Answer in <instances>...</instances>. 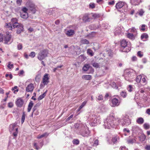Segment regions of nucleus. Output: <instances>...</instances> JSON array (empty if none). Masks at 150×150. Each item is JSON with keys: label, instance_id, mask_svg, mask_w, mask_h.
I'll list each match as a JSON object with an SVG mask.
<instances>
[{"label": "nucleus", "instance_id": "1", "mask_svg": "<svg viewBox=\"0 0 150 150\" xmlns=\"http://www.w3.org/2000/svg\"><path fill=\"white\" fill-rule=\"evenodd\" d=\"M120 122L122 126H127L130 124V121L127 117H125L122 119H115L112 115H110L104 120V125L105 128L109 129L111 127H115Z\"/></svg>", "mask_w": 150, "mask_h": 150}, {"label": "nucleus", "instance_id": "2", "mask_svg": "<svg viewBox=\"0 0 150 150\" xmlns=\"http://www.w3.org/2000/svg\"><path fill=\"white\" fill-rule=\"evenodd\" d=\"M16 124L14 123L11 125L9 127V129L10 132H13V135L15 137H16L18 133V128L16 127Z\"/></svg>", "mask_w": 150, "mask_h": 150}, {"label": "nucleus", "instance_id": "3", "mask_svg": "<svg viewBox=\"0 0 150 150\" xmlns=\"http://www.w3.org/2000/svg\"><path fill=\"white\" fill-rule=\"evenodd\" d=\"M127 43L126 40H123L121 41V50L123 52H128L131 50L130 48H129L128 49L127 48L124 50V48L127 47Z\"/></svg>", "mask_w": 150, "mask_h": 150}, {"label": "nucleus", "instance_id": "4", "mask_svg": "<svg viewBox=\"0 0 150 150\" xmlns=\"http://www.w3.org/2000/svg\"><path fill=\"white\" fill-rule=\"evenodd\" d=\"M13 28H17V33L20 34L21 32L23 31V25L21 24L18 23H15L13 25Z\"/></svg>", "mask_w": 150, "mask_h": 150}, {"label": "nucleus", "instance_id": "5", "mask_svg": "<svg viewBox=\"0 0 150 150\" xmlns=\"http://www.w3.org/2000/svg\"><path fill=\"white\" fill-rule=\"evenodd\" d=\"M124 31V28L121 25H119L114 30V33L115 35H117L120 34Z\"/></svg>", "mask_w": 150, "mask_h": 150}, {"label": "nucleus", "instance_id": "6", "mask_svg": "<svg viewBox=\"0 0 150 150\" xmlns=\"http://www.w3.org/2000/svg\"><path fill=\"white\" fill-rule=\"evenodd\" d=\"M48 54L47 51L44 50L40 52L39 56H38V59L40 60H42L47 56Z\"/></svg>", "mask_w": 150, "mask_h": 150}, {"label": "nucleus", "instance_id": "7", "mask_svg": "<svg viewBox=\"0 0 150 150\" xmlns=\"http://www.w3.org/2000/svg\"><path fill=\"white\" fill-rule=\"evenodd\" d=\"M23 100L21 98H18L16 102V105L19 107H22L23 106Z\"/></svg>", "mask_w": 150, "mask_h": 150}, {"label": "nucleus", "instance_id": "8", "mask_svg": "<svg viewBox=\"0 0 150 150\" xmlns=\"http://www.w3.org/2000/svg\"><path fill=\"white\" fill-rule=\"evenodd\" d=\"M49 74H46L44 76L43 79L42 83L44 85H47L49 82V78L48 77Z\"/></svg>", "mask_w": 150, "mask_h": 150}, {"label": "nucleus", "instance_id": "9", "mask_svg": "<svg viewBox=\"0 0 150 150\" xmlns=\"http://www.w3.org/2000/svg\"><path fill=\"white\" fill-rule=\"evenodd\" d=\"M112 103V106H117L119 105L120 102L117 98H112L111 100Z\"/></svg>", "mask_w": 150, "mask_h": 150}, {"label": "nucleus", "instance_id": "10", "mask_svg": "<svg viewBox=\"0 0 150 150\" xmlns=\"http://www.w3.org/2000/svg\"><path fill=\"white\" fill-rule=\"evenodd\" d=\"M125 3L123 1H119L115 5L116 8L118 10V9L122 8L125 5Z\"/></svg>", "mask_w": 150, "mask_h": 150}, {"label": "nucleus", "instance_id": "11", "mask_svg": "<svg viewBox=\"0 0 150 150\" xmlns=\"http://www.w3.org/2000/svg\"><path fill=\"white\" fill-rule=\"evenodd\" d=\"M142 2V0H130V2L132 5L134 6L139 5Z\"/></svg>", "mask_w": 150, "mask_h": 150}, {"label": "nucleus", "instance_id": "12", "mask_svg": "<svg viewBox=\"0 0 150 150\" xmlns=\"http://www.w3.org/2000/svg\"><path fill=\"white\" fill-rule=\"evenodd\" d=\"M90 132L88 129H86L85 131L81 132L80 134L83 137H88L90 136Z\"/></svg>", "mask_w": 150, "mask_h": 150}, {"label": "nucleus", "instance_id": "13", "mask_svg": "<svg viewBox=\"0 0 150 150\" xmlns=\"http://www.w3.org/2000/svg\"><path fill=\"white\" fill-rule=\"evenodd\" d=\"M33 85L32 83L29 84L26 88V91L27 92H32L34 88Z\"/></svg>", "mask_w": 150, "mask_h": 150}, {"label": "nucleus", "instance_id": "14", "mask_svg": "<svg viewBox=\"0 0 150 150\" xmlns=\"http://www.w3.org/2000/svg\"><path fill=\"white\" fill-rule=\"evenodd\" d=\"M11 38V35L8 34H7L4 37V42L5 44H8V42L10 41Z\"/></svg>", "mask_w": 150, "mask_h": 150}, {"label": "nucleus", "instance_id": "15", "mask_svg": "<svg viewBox=\"0 0 150 150\" xmlns=\"http://www.w3.org/2000/svg\"><path fill=\"white\" fill-rule=\"evenodd\" d=\"M67 36L71 37L74 33V31L73 30L70 29L66 31L65 33Z\"/></svg>", "mask_w": 150, "mask_h": 150}, {"label": "nucleus", "instance_id": "16", "mask_svg": "<svg viewBox=\"0 0 150 150\" xmlns=\"http://www.w3.org/2000/svg\"><path fill=\"white\" fill-rule=\"evenodd\" d=\"M20 13L21 17L23 19H27L28 17L27 13L20 12Z\"/></svg>", "mask_w": 150, "mask_h": 150}, {"label": "nucleus", "instance_id": "17", "mask_svg": "<svg viewBox=\"0 0 150 150\" xmlns=\"http://www.w3.org/2000/svg\"><path fill=\"white\" fill-rule=\"evenodd\" d=\"M91 78V76L89 75H84L82 76V78L85 80H90Z\"/></svg>", "mask_w": 150, "mask_h": 150}, {"label": "nucleus", "instance_id": "18", "mask_svg": "<svg viewBox=\"0 0 150 150\" xmlns=\"http://www.w3.org/2000/svg\"><path fill=\"white\" fill-rule=\"evenodd\" d=\"M136 122L139 124H142L144 122V120L142 117H139L137 120Z\"/></svg>", "mask_w": 150, "mask_h": 150}, {"label": "nucleus", "instance_id": "19", "mask_svg": "<svg viewBox=\"0 0 150 150\" xmlns=\"http://www.w3.org/2000/svg\"><path fill=\"white\" fill-rule=\"evenodd\" d=\"M33 103L32 101H31L28 105L27 111L28 112H30L31 110V109L33 106Z\"/></svg>", "mask_w": 150, "mask_h": 150}, {"label": "nucleus", "instance_id": "20", "mask_svg": "<svg viewBox=\"0 0 150 150\" xmlns=\"http://www.w3.org/2000/svg\"><path fill=\"white\" fill-rule=\"evenodd\" d=\"M91 118L92 121L94 123H96L97 122V119L96 118V116L95 115H92V117H91Z\"/></svg>", "mask_w": 150, "mask_h": 150}, {"label": "nucleus", "instance_id": "21", "mask_svg": "<svg viewBox=\"0 0 150 150\" xmlns=\"http://www.w3.org/2000/svg\"><path fill=\"white\" fill-rule=\"evenodd\" d=\"M119 138L117 136L113 137L112 138V142L114 144L116 143L118 140L119 139Z\"/></svg>", "mask_w": 150, "mask_h": 150}, {"label": "nucleus", "instance_id": "22", "mask_svg": "<svg viewBox=\"0 0 150 150\" xmlns=\"http://www.w3.org/2000/svg\"><path fill=\"white\" fill-rule=\"evenodd\" d=\"M90 68V66L89 65L87 64H86L83 67L82 69L83 71H86Z\"/></svg>", "mask_w": 150, "mask_h": 150}, {"label": "nucleus", "instance_id": "23", "mask_svg": "<svg viewBox=\"0 0 150 150\" xmlns=\"http://www.w3.org/2000/svg\"><path fill=\"white\" fill-rule=\"evenodd\" d=\"M127 90L129 92H131L133 91L134 88L133 86L131 85H129L127 88Z\"/></svg>", "mask_w": 150, "mask_h": 150}, {"label": "nucleus", "instance_id": "24", "mask_svg": "<svg viewBox=\"0 0 150 150\" xmlns=\"http://www.w3.org/2000/svg\"><path fill=\"white\" fill-rule=\"evenodd\" d=\"M146 137L144 134H142L139 137V139L140 141L143 142L146 139Z\"/></svg>", "mask_w": 150, "mask_h": 150}, {"label": "nucleus", "instance_id": "25", "mask_svg": "<svg viewBox=\"0 0 150 150\" xmlns=\"http://www.w3.org/2000/svg\"><path fill=\"white\" fill-rule=\"evenodd\" d=\"M129 31L133 33L134 35H136L137 34V31L136 29L134 28H132L131 29L129 30Z\"/></svg>", "mask_w": 150, "mask_h": 150}, {"label": "nucleus", "instance_id": "26", "mask_svg": "<svg viewBox=\"0 0 150 150\" xmlns=\"http://www.w3.org/2000/svg\"><path fill=\"white\" fill-rule=\"evenodd\" d=\"M87 102V101H83L81 104V105L79 106L78 109V111H79L81 109H82L86 104Z\"/></svg>", "mask_w": 150, "mask_h": 150}, {"label": "nucleus", "instance_id": "27", "mask_svg": "<svg viewBox=\"0 0 150 150\" xmlns=\"http://www.w3.org/2000/svg\"><path fill=\"white\" fill-rule=\"evenodd\" d=\"M47 92V90H46L42 95H40L39 97H38V100H40L43 99L45 96Z\"/></svg>", "mask_w": 150, "mask_h": 150}, {"label": "nucleus", "instance_id": "28", "mask_svg": "<svg viewBox=\"0 0 150 150\" xmlns=\"http://www.w3.org/2000/svg\"><path fill=\"white\" fill-rule=\"evenodd\" d=\"M81 42L83 44H88L89 43L88 41L86 39L82 38L81 40Z\"/></svg>", "mask_w": 150, "mask_h": 150}, {"label": "nucleus", "instance_id": "29", "mask_svg": "<svg viewBox=\"0 0 150 150\" xmlns=\"http://www.w3.org/2000/svg\"><path fill=\"white\" fill-rule=\"evenodd\" d=\"M148 38V36L146 33H143L141 36V39L143 40L144 39H147Z\"/></svg>", "mask_w": 150, "mask_h": 150}, {"label": "nucleus", "instance_id": "30", "mask_svg": "<svg viewBox=\"0 0 150 150\" xmlns=\"http://www.w3.org/2000/svg\"><path fill=\"white\" fill-rule=\"evenodd\" d=\"M83 19L85 22L90 21V18L87 15H85L83 17Z\"/></svg>", "mask_w": 150, "mask_h": 150}, {"label": "nucleus", "instance_id": "31", "mask_svg": "<svg viewBox=\"0 0 150 150\" xmlns=\"http://www.w3.org/2000/svg\"><path fill=\"white\" fill-rule=\"evenodd\" d=\"M135 142L136 140L135 139H128L127 140V143L128 144H132Z\"/></svg>", "mask_w": 150, "mask_h": 150}, {"label": "nucleus", "instance_id": "32", "mask_svg": "<svg viewBox=\"0 0 150 150\" xmlns=\"http://www.w3.org/2000/svg\"><path fill=\"white\" fill-rule=\"evenodd\" d=\"M142 77L141 75H140L137 76L136 79V81L137 83H139L140 82L142 79Z\"/></svg>", "mask_w": 150, "mask_h": 150}, {"label": "nucleus", "instance_id": "33", "mask_svg": "<svg viewBox=\"0 0 150 150\" xmlns=\"http://www.w3.org/2000/svg\"><path fill=\"white\" fill-rule=\"evenodd\" d=\"M120 95L123 98H125L127 96L126 92L124 91L121 92L120 93Z\"/></svg>", "mask_w": 150, "mask_h": 150}, {"label": "nucleus", "instance_id": "34", "mask_svg": "<svg viewBox=\"0 0 150 150\" xmlns=\"http://www.w3.org/2000/svg\"><path fill=\"white\" fill-rule=\"evenodd\" d=\"M87 54L91 56H93V51L90 49H88L87 50Z\"/></svg>", "mask_w": 150, "mask_h": 150}, {"label": "nucleus", "instance_id": "35", "mask_svg": "<svg viewBox=\"0 0 150 150\" xmlns=\"http://www.w3.org/2000/svg\"><path fill=\"white\" fill-rule=\"evenodd\" d=\"M134 35L132 33H128L127 35V37L130 39H133L134 38Z\"/></svg>", "mask_w": 150, "mask_h": 150}, {"label": "nucleus", "instance_id": "36", "mask_svg": "<svg viewBox=\"0 0 150 150\" xmlns=\"http://www.w3.org/2000/svg\"><path fill=\"white\" fill-rule=\"evenodd\" d=\"M73 143L74 144L77 145L79 144V141L78 139H74L73 141Z\"/></svg>", "mask_w": 150, "mask_h": 150}, {"label": "nucleus", "instance_id": "37", "mask_svg": "<svg viewBox=\"0 0 150 150\" xmlns=\"http://www.w3.org/2000/svg\"><path fill=\"white\" fill-rule=\"evenodd\" d=\"M132 130L133 132H136L139 129V128L137 126H134L132 127Z\"/></svg>", "mask_w": 150, "mask_h": 150}, {"label": "nucleus", "instance_id": "38", "mask_svg": "<svg viewBox=\"0 0 150 150\" xmlns=\"http://www.w3.org/2000/svg\"><path fill=\"white\" fill-rule=\"evenodd\" d=\"M25 117V114L24 112H23L22 114V116L21 117V122L22 124H23L24 121Z\"/></svg>", "mask_w": 150, "mask_h": 150}, {"label": "nucleus", "instance_id": "39", "mask_svg": "<svg viewBox=\"0 0 150 150\" xmlns=\"http://www.w3.org/2000/svg\"><path fill=\"white\" fill-rule=\"evenodd\" d=\"M131 74H132V73L131 72H125V76H126L127 75V77H130Z\"/></svg>", "mask_w": 150, "mask_h": 150}, {"label": "nucleus", "instance_id": "40", "mask_svg": "<svg viewBox=\"0 0 150 150\" xmlns=\"http://www.w3.org/2000/svg\"><path fill=\"white\" fill-rule=\"evenodd\" d=\"M144 128L146 129H149L150 127L149 125L147 123H145L143 125Z\"/></svg>", "mask_w": 150, "mask_h": 150}, {"label": "nucleus", "instance_id": "41", "mask_svg": "<svg viewBox=\"0 0 150 150\" xmlns=\"http://www.w3.org/2000/svg\"><path fill=\"white\" fill-rule=\"evenodd\" d=\"M96 98L99 100H103V96L101 95H99L96 96Z\"/></svg>", "mask_w": 150, "mask_h": 150}, {"label": "nucleus", "instance_id": "42", "mask_svg": "<svg viewBox=\"0 0 150 150\" xmlns=\"http://www.w3.org/2000/svg\"><path fill=\"white\" fill-rule=\"evenodd\" d=\"M17 19L16 18H13L11 20V23L13 24V27L14 24L15 23H18L17 22Z\"/></svg>", "mask_w": 150, "mask_h": 150}, {"label": "nucleus", "instance_id": "43", "mask_svg": "<svg viewBox=\"0 0 150 150\" xmlns=\"http://www.w3.org/2000/svg\"><path fill=\"white\" fill-rule=\"evenodd\" d=\"M92 65L94 67L96 68H98L99 67V64L96 62L93 63L92 64Z\"/></svg>", "mask_w": 150, "mask_h": 150}, {"label": "nucleus", "instance_id": "44", "mask_svg": "<svg viewBox=\"0 0 150 150\" xmlns=\"http://www.w3.org/2000/svg\"><path fill=\"white\" fill-rule=\"evenodd\" d=\"M144 13V11L143 9H141L139 10V15L142 16Z\"/></svg>", "mask_w": 150, "mask_h": 150}, {"label": "nucleus", "instance_id": "45", "mask_svg": "<svg viewBox=\"0 0 150 150\" xmlns=\"http://www.w3.org/2000/svg\"><path fill=\"white\" fill-rule=\"evenodd\" d=\"M98 145V139H96L94 142L93 144V146H96Z\"/></svg>", "mask_w": 150, "mask_h": 150}, {"label": "nucleus", "instance_id": "46", "mask_svg": "<svg viewBox=\"0 0 150 150\" xmlns=\"http://www.w3.org/2000/svg\"><path fill=\"white\" fill-rule=\"evenodd\" d=\"M111 85L112 88L116 89L118 88V87L115 83L113 82L111 83Z\"/></svg>", "mask_w": 150, "mask_h": 150}, {"label": "nucleus", "instance_id": "47", "mask_svg": "<svg viewBox=\"0 0 150 150\" xmlns=\"http://www.w3.org/2000/svg\"><path fill=\"white\" fill-rule=\"evenodd\" d=\"M6 26L7 28H8L12 30V26H11V24H8V23H6Z\"/></svg>", "mask_w": 150, "mask_h": 150}, {"label": "nucleus", "instance_id": "48", "mask_svg": "<svg viewBox=\"0 0 150 150\" xmlns=\"http://www.w3.org/2000/svg\"><path fill=\"white\" fill-rule=\"evenodd\" d=\"M137 55L140 57H141L143 56V53L141 51H139L137 52Z\"/></svg>", "mask_w": 150, "mask_h": 150}, {"label": "nucleus", "instance_id": "49", "mask_svg": "<svg viewBox=\"0 0 150 150\" xmlns=\"http://www.w3.org/2000/svg\"><path fill=\"white\" fill-rule=\"evenodd\" d=\"M31 6H32L31 7V8L30 9L33 11L34 13H35V6L34 4H32L31 5Z\"/></svg>", "mask_w": 150, "mask_h": 150}, {"label": "nucleus", "instance_id": "50", "mask_svg": "<svg viewBox=\"0 0 150 150\" xmlns=\"http://www.w3.org/2000/svg\"><path fill=\"white\" fill-rule=\"evenodd\" d=\"M89 6L90 8H93L95 7V4L93 3H91Z\"/></svg>", "mask_w": 150, "mask_h": 150}, {"label": "nucleus", "instance_id": "51", "mask_svg": "<svg viewBox=\"0 0 150 150\" xmlns=\"http://www.w3.org/2000/svg\"><path fill=\"white\" fill-rule=\"evenodd\" d=\"M17 47L18 50H21L22 48V44L21 43H19L17 45Z\"/></svg>", "mask_w": 150, "mask_h": 150}, {"label": "nucleus", "instance_id": "52", "mask_svg": "<svg viewBox=\"0 0 150 150\" xmlns=\"http://www.w3.org/2000/svg\"><path fill=\"white\" fill-rule=\"evenodd\" d=\"M13 64H11V62H9L8 63V65L7 66L10 69H11L12 67H13Z\"/></svg>", "mask_w": 150, "mask_h": 150}, {"label": "nucleus", "instance_id": "53", "mask_svg": "<svg viewBox=\"0 0 150 150\" xmlns=\"http://www.w3.org/2000/svg\"><path fill=\"white\" fill-rule=\"evenodd\" d=\"M28 9L26 7H24L22 9L21 12L27 13Z\"/></svg>", "mask_w": 150, "mask_h": 150}, {"label": "nucleus", "instance_id": "54", "mask_svg": "<svg viewBox=\"0 0 150 150\" xmlns=\"http://www.w3.org/2000/svg\"><path fill=\"white\" fill-rule=\"evenodd\" d=\"M47 135H47V133H44L39 137L38 136V139H40V138H42L43 137L47 136Z\"/></svg>", "mask_w": 150, "mask_h": 150}, {"label": "nucleus", "instance_id": "55", "mask_svg": "<svg viewBox=\"0 0 150 150\" xmlns=\"http://www.w3.org/2000/svg\"><path fill=\"white\" fill-rule=\"evenodd\" d=\"M35 56V53L34 52H32L30 54L29 56L33 57Z\"/></svg>", "mask_w": 150, "mask_h": 150}, {"label": "nucleus", "instance_id": "56", "mask_svg": "<svg viewBox=\"0 0 150 150\" xmlns=\"http://www.w3.org/2000/svg\"><path fill=\"white\" fill-rule=\"evenodd\" d=\"M92 16L94 18H96L99 17L100 16L98 14L95 13L93 14Z\"/></svg>", "mask_w": 150, "mask_h": 150}, {"label": "nucleus", "instance_id": "57", "mask_svg": "<svg viewBox=\"0 0 150 150\" xmlns=\"http://www.w3.org/2000/svg\"><path fill=\"white\" fill-rule=\"evenodd\" d=\"M120 150H128L124 146H121L120 148Z\"/></svg>", "mask_w": 150, "mask_h": 150}, {"label": "nucleus", "instance_id": "58", "mask_svg": "<svg viewBox=\"0 0 150 150\" xmlns=\"http://www.w3.org/2000/svg\"><path fill=\"white\" fill-rule=\"evenodd\" d=\"M13 104L12 102H10L8 103V106L10 108H12L13 106Z\"/></svg>", "mask_w": 150, "mask_h": 150}, {"label": "nucleus", "instance_id": "59", "mask_svg": "<svg viewBox=\"0 0 150 150\" xmlns=\"http://www.w3.org/2000/svg\"><path fill=\"white\" fill-rule=\"evenodd\" d=\"M3 35L1 33H0V42L3 41Z\"/></svg>", "mask_w": 150, "mask_h": 150}, {"label": "nucleus", "instance_id": "60", "mask_svg": "<svg viewBox=\"0 0 150 150\" xmlns=\"http://www.w3.org/2000/svg\"><path fill=\"white\" fill-rule=\"evenodd\" d=\"M145 25L144 24L142 25L141 26L142 28H140V30L142 31H144L145 30Z\"/></svg>", "mask_w": 150, "mask_h": 150}, {"label": "nucleus", "instance_id": "61", "mask_svg": "<svg viewBox=\"0 0 150 150\" xmlns=\"http://www.w3.org/2000/svg\"><path fill=\"white\" fill-rule=\"evenodd\" d=\"M125 79L129 81H131V78H129V77H127V75L126 76H125Z\"/></svg>", "mask_w": 150, "mask_h": 150}, {"label": "nucleus", "instance_id": "62", "mask_svg": "<svg viewBox=\"0 0 150 150\" xmlns=\"http://www.w3.org/2000/svg\"><path fill=\"white\" fill-rule=\"evenodd\" d=\"M73 115H71L69 117H68V118H67L66 120V121H68L70 120L73 117Z\"/></svg>", "mask_w": 150, "mask_h": 150}, {"label": "nucleus", "instance_id": "63", "mask_svg": "<svg viewBox=\"0 0 150 150\" xmlns=\"http://www.w3.org/2000/svg\"><path fill=\"white\" fill-rule=\"evenodd\" d=\"M22 2V1L20 0H17L16 1V3L17 4L20 5H21Z\"/></svg>", "mask_w": 150, "mask_h": 150}, {"label": "nucleus", "instance_id": "64", "mask_svg": "<svg viewBox=\"0 0 150 150\" xmlns=\"http://www.w3.org/2000/svg\"><path fill=\"white\" fill-rule=\"evenodd\" d=\"M146 112L149 115H150V109H147L146 111Z\"/></svg>", "mask_w": 150, "mask_h": 150}]
</instances>
